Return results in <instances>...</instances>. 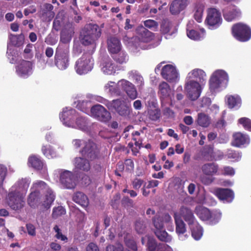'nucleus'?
Here are the masks:
<instances>
[{"label":"nucleus","instance_id":"f257e3e1","mask_svg":"<svg viewBox=\"0 0 251 251\" xmlns=\"http://www.w3.org/2000/svg\"><path fill=\"white\" fill-rule=\"evenodd\" d=\"M60 119L63 124L67 127L78 129L84 131L88 130L87 120L76 113L71 108L63 109L60 114Z\"/></svg>","mask_w":251,"mask_h":251},{"label":"nucleus","instance_id":"f03ea898","mask_svg":"<svg viewBox=\"0 0 251 251\" xmlns=\"http://www.w3.org/2000/svg\"><path fill=\"white\" fill-rule=\"evenodd\" d=\"M55 199V195L50 189H47V194L44 196H40L38 191L31 190L27 202L28 205L33 208L40 207V210H45L49 209Z\"/></svg>","mask_w":251,"mask_h":251},{"label":"nucleus","instance_id":"7ed1b4c3","mask_svg":"<svg viewBox=\"0 0 251 251\" xmlns=\"http://www.w3.org/2000/svg\"><path fill=\"white\" fill-rule=\"evenodd\" d=\"M72 144L75 148H79L84 146L80 151L82 156H87L91 160H94L99 157V150L95 143L91 141L75 139Z\"/></svg>","mask_w":251,"mask_h":251},{"label":"nucleus","instance_id":"20e7f679","mask_svg":"<svg viewBox=\"0 0 251 251\" xmlns=\"http://www.w3.org/2000/svg\"><path fill=\"white\" fill-rule=\"evenodd\" d=\"M179 214L189 225L192 237L196 240H200L203 234L202 228L196 221L191 210L183 206L180 209Z\"/></svg>","mask_w":251,"mask_h":251},{"label":"nucleus","instance_id":"39448f33","mask_svg":"<svg viewBox=\"0 0 251 251\" xmlns=\"http://www.w3.org/2000/svg\"><path fill=\"white\" fill-rule=\"evenodd\" d=\"M228 81L227 74L223 70L215 71L209 80V89L212 92L225 88Z\"/></svg>","mask_w":251,"mask_h":251},{"label":"nucleus","instance_id":"423d86ee","mask_svg":"<svg viewBox=\"0 0 251 251\" xmlns=\"http://www.w3.org/2000/svg\"><path fill=\"white\" fill-rule=\"evenodd\" d=\"M55 65L60 70L66 69L69 65V48L68 45L59 44L54 56Z\"/></svg>","mask_w":251,"mask_h":251},{"label":"nucleus","instance_id":"0eeeda50","mask_svg":"<svg viewBox=\"0 0 251 251\" xmlns=\"http://www.w3.org/2000/svg\"><path fill=\"white\" fill-rule=\"evenodd\" d=\"M94 65V60L89 53H84L75 63V70L79 75L87 74L91 72Z\"/></svg>","mask_w":251,"mask_h":251},{"label":"nucleus","instance_id":"6e6552de","mask_svg":"<svg viewBox=\"0 0 251 251\" xmlns=\"http://www.w3.org/2000/svg\"><path fill=\"white\" fill-rule=\"evenodd\" d=\"M54 179L59 180L62 186L67 189H73L76 186V179L74 174L70 171L57 169L53 173Z\"/></svg>","mask_w":251,"mask_h":251},{"label":"nucleus","instance_id":"1a4fd4ad","mask_svg":"<svg viewBox=\"0 0 251 251\" xmlns=\"http://www.w3.org/2000/svg\"><path fill=\"white\" fill-rule=\"evenodd\" d=\"M101 35V29L97 25H89L81 33L82 43L84 45L94 43Z\"/></svg>","mask_w":251,"mask_h":251},{"label":"nucleus","instance_id":"9d476101","mask_svg":"<svg viewBox=\"0 0 251 251\" xmlns=\"http://www.w3.org/2000/svg\"><path fill=\"white\" fill-rule=\"evenodd\" d=\"M195 213L202 221H208L211 225L217 224L221 219L222 213L219 211L210 212L208 209L202 206H197Z\"/></svg>","mask_w":251,"mask_h":251},{"label":"nucleus","instance_id":"9b49d317","mask_svg":"<svg viewBox=\"0 0 251 251\" xmlns=\"http://www.w3.org/2000/svg\"><path fill=\"white\" fill-rule=\"evenodd\" d=\"M203 83L195 80L185 79L184 90L187 97L191 100H197L200 96Z\"/></svg>","mask_w":251,"mask_h":251},{"label":"nucleus","instance_id":"f8f14e48","mask_svg":"<svg viewBox=\"0 0 251 251\" xmlns=\"http://www.w3.org/2000/svg\"><path fill=\"white\" fill-rule=\"evenodd\" d=\"M25 196L9 190L6 200L8 206L13 210L20 211L25 205Z\"/></svg>","mask_w":251,"mask_h":251},{"label":"nucleus","instance_id":"ddd939ff","mask_svg":"<svg viewBox=\"0 0 251 251\" xmlns=\"http://www.w3.org/2000/svg\"><path fill=\"white\" fill-rule=\"evenodd\" d=\"M232 33L234 37L241 42H246L251 38V29L245 24L238 23L232 28Z\"/></svg>","mask_w":251,"mask_h":251},{"label":"nucleus","instance_id":"4468645a","mask_svg":"<svg viewBox=\"0 0 251 251\" xmlns=\"http://www.w3.org/2000/svg\"><path fill=\"white\" fill-rule=\"evenodd\" d=\"M106 106L109 110H115L123 117H128L131 112L130 107L121 99H116L110 102H107Z\"/></svg>","mask_w":251,"mask_h":251},{"label":"nucleus","instance_id":"2eb2a0df","mask_svg":"<svg viewBox=\"0 0 251 251\" xmlns=\"http://www.w3.org/2000/svg\"><path fill=\"white\" fill-rule=\"evenodd\" d=\"M222 19L221 13L215 8H209L207 10V15L205 22L210 29L216 28L222 24Z\"/></svg>","mask_w":251,"mask_h":251},{"label":"nucleus","instance_id":"dca6fc26","mask_svg":"<svg viewBox=\"0 0 251 251\" xmlns=\"http://www.w3.org/2000/svg\"><path fill=\"white\" fill-rule=\"evenodd\" d=\"M91 116L99 121L106 122L111 119L110 113L102 105L96 104L91 108Z\"/></svg>","mask_w":251,"mask_h":251},{"label":"nucleus","instance_id":"f3484780","mask_svg":"<svg viewBox=\"0 0 251 251\" xmlns=\"http://www.w3.org/2000/svg\"><path fill=\"white\" fill-rule=\"evenodd\" d=\"M161 74L163 78L169 82H176L179 79L178 73L176 67L172 65L163 66Z\"/></svg>","mask_w":251,"mask_h":251},{"label":"nucleus","instance_id":"a211bd4d","mask_svg":"<svg viewBox=\"0 0 251 251\" xmlns=\"http://www.w3.org/2000/svg\"><path fill=\"white\" fill-rule=\"evenodd\" d=\"M153 224L156 228L155 234L158 238L160 240L166 242H170L172 237L164 229L162 220L159 218L155 217L153 219Z\"/></svg>","mask_w":251,"mask_h":251},{"label":"nucleus","instance_id":"6ab92c4d","mask_svg":"<svg viewBox=\"0 0 251 251\" xmlns=\"http://www.w3.org/2000/svg\"><path fill=\"white\" fill-rule=\"evenodd\" d=\"M23 37L22 36L11 35L10 37V42L7 45V57L11 63H15L17 60L16 55L12 54L13 46H20L22 44Z\"/></svg>","mask_w":251,"mask_h":251},{"label":"nucleus","instance_id":"aec40b11","mask_svg":"<svg viewBox=\"0 0 251 251\" xmlns=\"http://www.w3.org/2000/svg\"><path fill=\"white\" fill-rule=\"evenodd\" d=\"M119 86H121V90L124 91L129 99L134 100L137 98L138 92L134 84L125 79H121Z\"/></svg>","mask_w":251,"mask_h":251},{"label":"nucleus","instance_id":"412c9836","mask_svg":"<svg viewBox=\"0 0 251 251\" xmlns=\"http://www.w3.org/2000/svg\"><path fill=\"white\" fill-rule=\"evenodd\" d=\"M100 68L105 75H113L116 72L117 65L111 58L107 57L101 61Z\"/></svg>","mask_w":251,"mask_h":251},{"label":"nucleus","instance_id":"4be33fe9","mask_svg":"<svg viewBox=\"0 0 251 251\" xmlns=\"http://www.w3.org/2000/svg\"><path fill=\"white\" fill-rule=\"evenodd\" d=\"M32 73V64L29 61L22 60L16 67V73L21 77L26 78Z\"/></svg>","mask_w":251,"mask_h":251},{"label":"nucleus","instance_id":"5701e85b","mask_svg":"<svg viewBox=\"0 0 251 251\" xmlns=\"http://www.w3.org/2000/svg\"><path fill=\"white\" fill-rule=\"evenodd\" d=\"M30 183L28 178L19 179L9 190L25 196Z\"/></svg>","mask_w":251,"mask_h":251},{"label":"nucleus","instance_id":"b1692460","mask_svg":"<svg viewBox=\"0 0 251 251\" xmlns=\"http://www.w3.org/2000/svg\"><path fill=\"white\" fill-rule=\"evenodd\" d=\"M174 218L176 226V230L180 240H184L187 238V235H184L186 231L185 224L182 220L180 216L176 213L174 214Z\"/></svg>","mask_w":251,"mask_h":251},{"label":"nucleus","instance_id":"393cba45","mask_svg":"<svg viewBox=\"0 0 251 251\" xmlns=\"http://www.w3.org/2000/svg\"><path fill=\"white\" fill-rule=\"evenodd\" d=\"M87 156L76 157L74 160L75 168L78 170L88 172L91 168L90 161H92Z\"/></svg>","mask_w":251,"mask_h":251},{"label":"nucleus","instance_id":"a878e982","mask_svg":"<svg viewBox=\"0 0 251 251\" xmlns=\"http://www.w3.org/2000/svg\"><path fill=\"white\" fill-rule=\"evenodd\" d=\"M193 21L189 22L187 25V35L191 39L193 40H200L202 39L205 35V30L201 28L200 29L199 32L193 28Z\"/></svg>","mask_w":251,"mask_h":251},{"label":"nucleus","instance_id":"bb28decb","mask_svg":"<svg viewBox=\"0 0 251 251\" xmlns=\"http://www.w3.org/2000/svg\"><path fill=\"white\" fill-rule=\"evenodd\" d=\"M119 80L117 83L112 81H108L104 86L103 90L105 93L110 95L119 96L122 94V87L119 86Z\"/></svg>","mask_w":251,"mask_h":251},{"label":"nucleus","instance_id":"cd10ccee","mask_svg":"<svg viewBox=\"0 0 251 251\" xmlns=\"http://www.w3.org/2000/svg\"><path fill=\"white\" fill-rule=\"evenodd\" d=\"M215 195L224 202H231L234 199L233 192L229 189L219 188L215 190Z\"/></svg>","mask_w":251,"mask_h":251},{"label":"nucleus","instance_id":"c85d7f7f","mask_svg":"<svg viewBox=\"0 0 251 251\" xmlns=\"http://www.w3.org/2000/svg\"><path fill=\"white\" fill-rule=\"evenodd\" d=\"M241 15L240 10L235 5H230L223 10V15L225 19L230 22Z\"/></svg>","mask_w":251,"mask_h":251},{"label":"nucleus","instance_id":"c756f323","mask_svg":"<svg viewBox=\"0 0 251 251\" xmlns=\"http://www.w3.org/2000/svg\"><path fill=\"white\" fill-rule=\"evenodd\" d=\"M136 32L139 40L142 42H149L154 38V34L143 26L138 27Z\"/></svg>","mask_w":251,"mask_h":251},{"label":"nucleus","instance_id":"7c9ffc66","mask_svg":"<svg viewBox=\"0 0 251 251\" xmlns=\"http://www.w3.org/2000/svg\"><path fill=\"white\" fill-rule=\"evenodd\" d=\"M171 89L169 85L165 81L161 82L158 86V95L163 104L166 100L170 97Z\"/></svg>","mask_w":251,"mask_h":251},{"label":"nucleus","instance_id":"2f4dec72","mask_svg":"<svg viewBox=\"0 0 251 251\" xmlns=\"http://www.w3.org/2000/svg\"><path fill=\"white\" fill-rule=\"evenodd\" d=\"M250 141V138L247 135L238 132L233 134L231 144L236 147H241L242 145L249 144Z\"/></svg>","mask_w":251,"mask_h":251},{"label":"nucleus","instance_id":"473e14b6","mask_svg":"<svg viewBox=\"0 0 251 251\" xmlns=\"http://www.w3.org/2000/svg\"><path fill=\"white\" fill-rule=\"evenodd\" d=\"M186 78L190 80H195L197 82L203 83L206 81V74L201 69H195L188 74Z\"/></svg>","mask_w":251,"mask_h":251},{"label":"nucleus","instance_id":"72a5a7b5","mask_svg":"<svg viewBox=\"0 0 251 251\" xmlns=\"http://www.w3.org/2000/svg\"><path fill=\"white\" fill-rule=\"evenodd\" d=\"M107 44L108 50L111 54L117 53L122 49L120 40L115 36L109 37L107 39Z\"/></svg>","mask_w":251,"mask_h":251},{"label":"nucleus","instance_id":"f704fd0d","mask_svg":"<svg viewBox=\"0 0 251 251\" xmlns=\"http://www.w3.org/2000/svg\"><path fill=\"white\" fill-rule=\"evenodd\" d=\"M128 78L132 80L140 90L144 86V80L141 75L136 71L132 70L127 73Z\"/></svg>","mask_w":251,"mask_h":251},{"label":"nucleus","instance_id":"c9c22d12","mask_svg":"<svg viewBox=\"0 0 251 251\" xmlns=\"http://www.w3.org/2000/svg\"><path fill=\"white\" fill-rule=\"evenodd\" d=\"M74 33V28L72 25H67L61 32L60 41L62 43L59 44L67 45L66 43L71 41Z\"/></svg>","mask_w":251,"mask_h":251},{"label":"nucleus","instance_id":"e433bc0d","mask_svg":"<svg viewBox=\"0 0 251 251\" xmlns=\"http://www.w3.org/2000/svg\"><path fill=\"white\" fill-rule=\"evenodd\" d=\"M219 166L215 163H206L201 167L202 173L206 176H214L217 174Z\"/></svg>","mask_w":251,"mask_h":251},{"label":"nucleus","instance_id":"4c0bfd02","mask_svg":"<svg viewBox=\"0 0 251 251\" xmlns=\"http://www.w3.org/2000/svg\"><path fill=\"white\" fill-rule=\"evenodd\" d=\"M188 0H175L170 6V12L173 14L179 13L185 8L187 3Z\"/></svg>","mask_w":251,"mask_h":251},{"label":"nucleus","instance_id":"58836bf2","mask_svg":"<svg viewBox=\"0 0 251 251\" xmlns=\"http://www.w3.org/2000/svg\"><path fill=\"white\" fill-rule=\"evenodd\" d=\"M226 100L230 108L237 109L241 105V99L238 95H227L226 97Z\"/></svg>","mask_w":251,"mask_h":251},{"label":"nucleus","instance_id":"ea45409f","mask_svg":"<svg viewBox=\"0 0 251 251\" xmlns=\"http://www.w3.org/2000/svg\"><path fill=\"white\" fill-rule=\"evenodd\" d=\"M73 201L83 207H86L89 204L87 197L83 193L77 192L73 196Z\"/></svg>","mask_w":251,"mask_h":251},{"label":"nucleus","instance_id":"a19ab883","mask_svg":"<svg viewBox=\"0 0 251 251\" xmlns=\"http://www.w3.org/2000/svg\"><path fill=\"white\" fill-rule=\"evenodd\" d=\"M197 122L199 126L203 127H207L211 123V118L208 115L201 112L198 114Z\"/></svg>","mask_w":251,"mask_h":251},{"label":"nucleus","instance_id":"79ce46f5","mask_svg":"<svg viewBox=\"0 0 251 251\" xmlns=\"http://www.w3.org/2000/svg\"><path fill=\"white\" fill-rule=\"evenodd\" d=\"M112 57L117 63L122 64L126 63L128 60V55L127 53L122 49L117 53H113Z\"/></svg>","mask_w":251,"mask_h":251},{"label":"nucleus","instance_id":"37998d69","mask_svg":"<svg viewBox=\"0 0 251 251\" xmlns=\"http://www.w3.org/2000/svg\"><path fill=\"white\" fill-rule=\"evenodd\" d=\"M214 153V149L211 146L204 147L201 151L202 158L207 161H212V155Z\"/></svg>","mask_w":251,"mask_h":251},{"label":"nucleus","instance_id":"c03bdc74","mask_svg":"<svg viewBox=\"0 0 251 251\" xmlns=\"http://www.w3.org/2000/svg\"><path fill=\"white\" fill-rule=\"evenodd\" d=\"M28 164L29 166L36 170H40L43 167V163L39 157L35 155L30 156L28 158Z\"/></svg>","mask_w":251,"mask_h":251},{"label":"nucleus","instance_id":"a18cd8bd","mask_svg":"<svg viewBox=\"0 0 251 251\" xmlns=\"http://www.w3.org/2000/svg\"><path fill=\"white\" fill-rule=\"evenodd\" d=\"M50 189L46 184V183L42 180H37L35 181L31 188V190L34 191H38L40 193V190L45 191V194H47V189Z\"/></svg>","mask_w":251,"mask_h":251},{"label":"nucleus","instance_id":"49530a36","mask_svg":"<svg viewBox=\"0 0 251 251\" xmlns=\"http://www.w3.org/2000/svg\"><path fill=\"white\" fill-rule=\"evenodd\" d=\"M42 151L43 154L48 158H52L56 157L57 154L50 145L43 146L42 147Z\"/></svg>","mask_w":251,"mask_h":251},{"label":"nucleus","instance_id":"de8ad7c7","mask_svg":"<svg viewBox=\"0 0 251 251\" xmlns=\"http://www.w3.org/2000/svg\"><path fill=\"white\" fill-rule=\"evenodd\" d=\"M42 151L43 154L48 158H52L56 157L57 154L50 145L43 146L42 147Z\"/></svg>","mask_w":251,"mask_h":251},{"label":"nucleus","instance_id":"09e8293b","mask_svg":"<svg viewBox=\"0 0 251 251\" xmlns=\"http://www.w3.org/2000/svg\"><path fill=\"white\" fill-rule=\"evenodd\" d=\"M146 240H148L147 248L149 251H154L156 248H157L155 240L153 238L149 237L142 238V242L143 244H144Z\"/></svg>","mask_w":251,"mask_h":251},{"label":"nucleus","instance_id":"8fccbe9b","mask_svg":"<svg viewBox=\"0 0 251 251\" xmlns=\"http://www.w3.org/2000/svg\"><path fill=\"white\" fill-rule=\"evenodd\" d=\"M76 107L84 113H87L89 112V103L87 100H78L76 102Z\"/></svg>","mask_w":251,"mask_h":251},{"label":"nucleus","instance_id":"3c124183","mask_svg":"<svg viewBox=\"0 0 251 251\" xmlns=\"http://www.w3.org/2000/svg\"><path fill=\"white\" fill-rule=\"evenodd\" d=\"M144 25L145 27L156 31L157 30L158 24L157 22L153 20H147L144 22Z\"/></svg>","mask_w":251,"mask_h":251},{"label":"nucleus","instance_id":"603ef678","mask_svg":"<svg viewBox=\"0 0 251 251\" xmlns=\"http://www.w3.org/2000/svg\"><path fill=\"white\" fill-rule=\"evenodd\" d=\"M66 213V210L64 207L59 206L54 207L53 209L52 216L53 218H57L59 216L64 215Z\"/></svg>","mask_w":251,"mask_h":251},{"label":"nucleus","instance_id":"864d4df0","mask_svg":"<svg viewBox=\"0 0 251 251\" xmlns=\"http://www.w3.org/2000/svg\"><path fill=\"white\" fill-rule=\"evenodd\" d=\"M238 123L242 125L245 129L251 131V120L249 118H241L238 120Z\"/></svg>","mask_w":251,"mask_h":251},{"label":"nucleus","instance_id":"5fc2aeb1","mask_svg":"<svg viewBox=\"0 0 251 251\" xmlns=\"http://www.w3.org/2000/svg\"><path fill=\"white\" fill-rule=\"evenodd\" d=\"M7 173V167L2 164H0V186L3 184L6 178Z\"/></svg>","mask_w":251,"mask_h":251},{"label":"nucleus","instance_id":"6e6d98bb","mask_svg":"<svg viewBox=\"0 0 251 251\" xmlns=\"http://www.w3.org/2000/svg\"><path fill=\"white\" fill-rule=\"evenodd\" d=\"M171 27L172 24L169 21L164 20L161 25L160 31L162 33H167L170 31Z\"/></svg>","mask_w":251,"mask_h":251},{"label":"nucleus","instance_id":"4d7b16f0","mask_svg":"<svg viewBox=\"0 0 251 251\" xmlns=\"http://www.w3.org/2000/svg\"><path fill=\"white\" fill-rule=\"evenodd\" d=\"M53 229L55 232V237L57 239L61 240L62 241H64L65 242L67 241V237L62 233L60 229L57 226H55L53 227Z\"/></svg>","mask_w":251,"mask_h":251},{"label":"nucleus","instance_id":"13d9d810","mask_svg":"<svg viewBox=\"0 0 251 251\" xmlns=\"http://www.w3.org/2000/svg\"><path fill=\"white\" fill-rule=\"evenodd\" d=\"M145 228L146 226L143 220H138L136 222L135 229L138 233H143L145 231Z\"/></svg>","mask_w":251,"mask_h":251},{"label":"nucleus","instance_id":"bf43d9fd","mask_svg":"<svg viewBox=\"0 0 251 251\" xmlns=\"http://www.w3.org/2000/svg\"><path fill=\"white\" fill-rule=\"evenodd\" d=\"M148 113L149 114L150 118L153 121L158 120L160 116L159 110L156 108L149 110Z\"/></svg>","mask_w":251,"mask_h":251},{"label":"nucleus","instance_id":"052dcab7","mask_svg":"<svg viewBox=\"0 0 251 251\" xmlns=\"http://www.w3.org/2000/svg\"><path fill=\"white\" fill-rule=\"evenodd\" d=\"M226 155L228 158L233 159L235 161H238L241 157L240 152L233 151H228Z\"/></svg>","mask_w":251,"mask_h":251},{"label":"nucleus","instance_id":"680f3d73","mask_svg":"<svg viewBox=\"0 0 251 251\" xmlns=\"http://www.w3.org/2000/svg\"><path fill=\"white\" fill-rule=\"evenodd\" d=\"M203 12V6H201L197 8L194 14V18L195 20L199 23L201 22L202 21Z\"/></svg>","mask_w":251,"mask_h":251},{"label":"nucleus","instance_id":"e2e57ef3","mask_svg":"<svg viewBox=\"0 0 251 251\" xmlns=\"http://www.w3.org/2000/svg\"><path fill=\"white\" fill-rule=\"evenodd\" d=\"M107 251H129L127 249H124L122 245L117 244L115 246L109 245L107 246Z\"/></svg>","mask_w":251,"mask_h":251},{"label":"nucleus","instance_id":"0e129e2a","mask_svg":"<svg viewBox=\"0 0 251 251\" xmlns=\"http://www.w3.org/2000/svg\"><path fill=\"white\" fill-rule=\"evenodd\" d=\"M144 182V181L143 179L136 177L132 180L131 184L133 188L138 190L141 187Z\"/></svg>","mask_w":251,"mask_h":251},{"label":"nucleus","instance_id":"69168bd1","mask_svg":"<svg viewBox=\"0 0 251 251\" xmlns=\"http://www.w3.org/2000/svg\"><path fill=\"white\" fill-rule=\"evenodd\" d=\"M212 176L203 175L200 176L201 181L205 185H209L214 181V178L212 177Z\"/></svg>","mask_w":251,"mask_h":251},{"label":"nucleus","instance_id":"338daca9","mask_svg":"<svg viewBox=\"0 0 251 251\" xmlns=\"http://www.w3.org/2000/svg\"><path fill=\"white\" fill-rule=\"evenodd\" d=\"M222 171V174L226 176H233L235 174L234 169L230 166H224Z\"/></svg>","mask_w":251,"mask_h":251},{"label":"nucleus","instance_id":"774afa93","mask_svg":"<svg viewBox=\"0 0 251 251\" xmlns=\"http://www.w3.org/2000/svg\"><path fill=\"white\" fill-rule=\"evenodd\" d=\"M224 157V153L220 150L214 151L212 155V161H219L223 159Z\"/></svg>","mask_w":251,"mask_h":251}]
</instances>
